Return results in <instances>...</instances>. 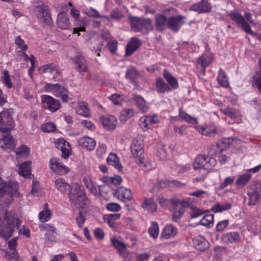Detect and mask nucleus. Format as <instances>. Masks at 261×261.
<instances>
[{"label": "nucleus", "mask_w": 261, "mask_h": 261, "mask_svg": "<svg viewBox=\"0 0 261 261\" xmlns=\"http://www.w3.org/2000/svg\"><path fill=\"white\" fill-rule=\"evenodd\" d=\"M40 187L39 186V182L36 180L32 181V190L29 193L30 195L34 197L38 196L40 194Z\"/></svg>", "instance_id": "obj_53"}, {"label": "nucleus", "mask_w": 261, "mask_h": 261, "mask_svg": "<svg viewBox=\"0 0 261 261\" xmlns=\"http://www.w3.org/2000/svg\"><path fill=\"white\" fill-rule=\"evenodd\" d=\"M134 115L135 111L134 109L130 108L124 109L120 114L119 120L122 122H125Z\"/></svg>", "instance_id": "obj_38"}, {"label": "nucleus", "mask_w": 261, "mask_h": 261, "mask_svg": "<svg viewBox=\"0 0 261 261\" xmlns=\"http://www.w3.org/2000/svg\"><path fill=\"white\" fill-rule=\"evenodd\" d=\"M252 86L256 87L261 92V73H256L252 78Z\"/></svg>", "instance_id": "obj_57"}, {"label": "nucleus", "mask_w": 261, "mask_h": 261, "mask_svg": "<svg viewBox=\"0 0 261 261\" xmlns=\"http://www.w3.org/2000/svg\"><path fill=\"white\" fill-rule=\"evenodd\" d=\"M82 13L91 18H97L101 17L99 13L92 7L83 9Z\"/></svg>", "instance_id": "obj_49"}, {"label": "nucleus", "mask_w": 261, "mask_h": 261, "mask_svg": "<svg viewBox=\"0 0 261 261\" xmlns=\"http://www.w3.org/2000/svg\"><path fill=\"white\" fill-rule=\"evenodd\" d=\"M86 219V213L83 212L82 211H80L75 218L76 223L79 227L82 228L83 227Z\"/></svg>", "instance_id": "obj_54"}, {"label": "nucleus", "mask_w": 261, "mask_h": 261, "mask_svg": "<svg viewBox=\"0 0 261 261\" xmlns=\"http://www.w3.org/2000/svg\"><path fill=\"white\" fill-rule=\"evenodd\" d=\"M56 69V66L54 64H47L38 68L39 71L41 73H53Z\"/></svg>", "instance_id": "obj_56"}, {"label": "nucleus", "mask_w": 261, "mask_h": 261, "mask_svg": "<svg viewBox=\"0 0 261 261\" xmlns=\"http://www.w3.org/2000/svg\"><path fill=\"white\" fill-rule=\"evenodd\" d=\"M141 206L142 208L151 213H154L157 211V204L154 202L153 198H144Z\"/></svg>", "instance_id": "obj_30"}, {"label": "nucleus", "mask_w": 261, "mask_h": 261, "mask_svg": "<svg viewBox=\"0 0 261 261\" xmlns=\"http://www.w3.org/2000/svg\"><path fill=\"white\" fill-rule=\"evenodd\" d=\"M189 195L192 196H195L200 199H206L210 196L208 192L203 190H197L190 193Z\"/></svg>", "instance_id": "obj_55"}, {"label": "nucleus", "mask_w": 261, "mask_h": 261, "mask_svg": "<svg viewBox=\"0 0 261 261\" xmlns=\"http://www.w3.org/2000/svg\"><path fill=\"white\" fill-rule=\"evenodd\" d=\"M229 221L228 220H224L219 222L216 227L217 231H223L228 225Z\"/></svg>", "instance_id": "obj_64"}, {"label": "nucleus", "mask_w": 261, "mask_h": 261, "mask_svg": "<svg viewBox=\"0 0 261 261\" xmlns=\"http://www.w3.org/2000/svg\"><path fill=\"white\" fill-rule=\"evenodd\" d=\"M100 121L102 125L108 130L114 129L117 124V119L111 115L101 117Z\"/></svg>", "instance_id": "obj_22"}, {"label": "nucleus", "mask_w": 261, "mask_h": 261, "mask_svg": "<svg viewBox=\"0 0 261 261\" xmlns=\"http://www.w3.org/2000/svg\"><path fill=\"white\" fill-rule=\"evenodd\" d=\"M177 233V229L172 225H167L162 230L161 238L168 240L174 237Z\"/></svg>", "instance_id": "obj_27"}, {"label": "nucleus", "mask_w": 261, "mask_h": 261, "mask_svg": "<svg viewBox=\"0 0 261 261\" xmlns=\"http://www.w3.org/2000/svg\"><path fill=\"white\" fill-rule=\"evenodd\" d=\"M193 245L198 250L204 251L209 246L208 242L201 236L198 235L193 239Z\"/></svg>", "instance_id": "obj_23"}, {"label": "nucleus", "mask_w": 261, "mask_h": 261, "mask_svg": "<svg viewBox=\"0 0 261 261\" xmlns=\"http://www.w3.org/2000/svg\"><path fill=\"white\" fill-rule=\"evenodd\" d=\"M148 232L150 237L153 239H156L159 234V228L158 223L153 222L148 230Z\"/></svg>", "instance_id": "obj_48"}, {"label": "nucleus", "mask_w": 261, "mask_h": 261, "mask_svg": "<svg viewBox=\"0 0 261 261\" xmlns=\"http://www.w3.org/2000/svg\"><path fill=\"white\" fill-rule=\"evenodd\" d=\"M185 17L180 15L170 17L167 19V26L172 31L177 32L185 23Z\"/></svg>", "instance_id": "obj_14"}, {"label": "nucleus", "mask_w": 261, "mask_h": 261, "mask_svg": "<svg viewBox=\"0 0 261 261\" xmlns=\"http://www.w3.org/2000/svg\"><path fill=\"white\" fill-rule=\"evenodd\" d=\"M180 183L176 180H160L156 185V187L159 188H165L170 186L171 185H174L176 186H179Z\"/></svg>", "instance_id": "obj_52"}, {"label": "nucleus", "mask_w": 261, "mask_h": 261, "mask_svg": "<svg viewBox=\"0 0 261 261\" xmlns=\"http://www.w3.org/2000/svg\"><path fill=\"white\" fill-rule=\"evenodd\" d=\"M212 61L213 55L211 54H204L199 58L198 63L201 65L204 71L205 68L208 66L212 62Z\"/></svg>", "instance_id": "obj_40"}, {"label": "nucleus", "mask_w": 261, "mask_h": 261, "mask_svg": "<svg viewBox=\"0 0 261 261\" xmlns=\"http://www.w3.org/2000/svg\"><path fill=\"white\" fill-rule=\"evenodd\" d=\"M16 45L22 51L26 50L28 46L25 44L24 41L20 36H17L15 40Z\"/></svg>", "instance_id": "obj_63"}, {"label": "nucleus", "mask_w": 261, "mask_h": 261, "mask_svg": "<svg viewBox=\"0 0 261 261\" xmlns=\"http://www.w3.org/2000/svg\"><path fill=\"white\" fill-rule=\"evenodd\" d=\"M167 25V19L163 15H160L155 17V27L157 30L163 31Z\"/></svg>", "instance_id": "obj_39"}, {"label": "nucleus", "mask_w": 261, "mask_h": 261, "mask_svg": "<svg viewBox=\"0 0 261 261\" xmlns=\"http://www.w3.org/2000/svg\"><path fill=\"white\" fill-rule=\"evenodd\" d=\"M249 198L248 204L250 205H255L259 198V195L257 192L253 191L248 193Z\"/></svg>", "instance_id": "obj_58"}, {"label": "nucleus", "mask_w": 261, "mask_h": 261, "mask_svg": "<svg viewBox=\"0 0 261 261\" xmlns=\"http://www.w3.org/2000/svg\"><path fill=\"white\" fill-rule=\"evenodd\" d=\"M55 145L57 148L62 151V156L65 159L69 157L70 154L71 147L69 143L63 139H57L55 141Z\"/></svg>", "instance_id": "obj_15"}, {"label": "nucleus", "mask_w": 261, "mask_h": 261, "mask_svg": "<svg viewBox=\"0 0 261 261\" xmlns=\"http://www.w3.org/2000/svg\"><path fill=\"white\" fill-rule=\"evenodd\" d=\"M44 89L46 92L60 98L63 102H68L70 99L68 95V90L59 84H46Z\"/></svg>", "instance_id": "obj_4"}, {"label": "nucleus", "mask_w": 261, "mask_h": 261, "mask_svg": "<svg viewBox=\"0 0 261 261\" xmlns=\"http://www.w3.org/2000/svg\"><path fill=\"white\" fill-rule=\"evenodd\" d=\"M190 10L199 13H208L212 10V6L206 0H202L198 3L194 4L190 7Z\"/></svg>", "instance_id": "obj_16"}, {"label": "nucleus", "mask_w": 261, "mask_h": 261, "mask_svg": "<svg viewBox=\"0 0 261 261\" xmlns=\"http://www.w3.org/2000/svg\"><path fill=\"white\" fill-rule=\"evenodd\" d=\"M36 16L39 21L46 25L51 24V18L49 14L48 7L46 6H39L35 9Z\"/></svg>", "instance_id": "obj_10"}, {"label": "nucleus", "mask_w": 261, "mask_h": 261, "mask_svg": "<svg viewBox=\"0 0 261 261\" xmlns=\"http://www.w3.org/2000/svg\"><path fill=\"white\" fill-rule=\"evenodd\" d=\"M179 116L182 120L187 122V123L195 124L197 123V120L196 118L192 117L186 112L180 109L179 112Z\"/></svg>", "instance_id": "obj_47"}, {"label": "nucleus", "mask_w": 261, "mask_h": 261, "mask_svg": "<svg viewBox=\"0 0 261 261\" xmlns=\"http://www.w3.org/2000/svg\"><path fill=\"white\" fill-rule=\"evenodd\" d=\"M121 208L120 204L116 202H110L106 205V208L111 212H118Z\"/></svg>", "instance_id": "obj_62"}, {"label": "nucleus", "mask_w": 261, "mask_h": 261, "mask_svg": "<svg viewBox=\"0 0 261 261\" xmlns=\"http://www.w3.org/2000/svg\"><path fill=\"white\" fill-rule=\"evenodd\" d=\"M17 237H15L8 242V245L9 249L12 251H7L5 253L4 257L8 259H11L12 261H19L20 257L17 251L16 250V246L17 244Z\"/></svg>", "instance_id": "obj_12"}, {"label": "nucleus", "mask_w": 261, "mask_h": 261, "mask_svg": "<svg viewBox=\"0 0 261 261\" xmlns=\"http://www.w3.org/2000/svg\"><path fill=\"white\" fill-rule=\"evenodd\" d=\"M158 202L160 205L166 208H171L173 205H177L176 199H167L163 196H159L158 198Z\"/></svg>", "instance_id": "obj_34"}, {"label": "nucleus", "mask_w": 261, "mask_h": 261, "mask_svg": "<svg viewBox=\"0 0 261 261\" xmlns=\"http://www.w3.org/2000/svg\"><path fill=\"white\" fill-rule=\"evenodd\" d=\"M15 146L16 141L9 134L0 139V147L3 150H13Z\"/></svg>", "instance_id": "obj_17"}, {"label": "nucleus", "mask_w": 261, "mask_h": 261, "mask_svg": "<svg viewBox=\"0 0 261 261\" xmlns=\"http://www.w3.org/2000/svg\"><path fill=\"white\" fill-rule=\"evenodd\" d=\"M109 165L114 167L118 171L122 170V166L120 163V160L118 155L114 153H110L107 159Z\"/></svg>", "instance_id": "obj_29"}, {"label": "nucleus", "mask_w": 261, "mask_h": 261, "mask_svg": "<svg viewBox=\"0 0 261 261\" xmlns=\"http://www.w3.org/2000/svg\"><path fill=\"white\" fill-rule=\"evenodd\" d=\"M83 181L86 187L91 193L96 196L100 195V189L101 186H99L98 188H96L95 183L93 181L90 175L85 176Z\"/></svg>", "instance_id": "obj_18"}, {"label": "nucleus", "mask_w": 261, "mask_h": 261, "mask_svg": "<svg viewBox=\"0 0 261 261\" xmlns=\"http://www.w3.org/2000/svg\"><path fill=\"white\" fill-rule=\"evenodd\" d=\"M21 222L17 214L13 211L4 210L0 212V237L5 239L10 238L15 229Z\"/></svg>", "instance_id": "obj_2"}, {"label": "nucleus", "mask_w": 261, "mask_h": 261, "mask_svg": "<svg viewBox=\"0 0 261 261\" xmlns=\"http://www.w3.org/2000/svg\"><path fill=\"white\" fill-rule=\"evenodd\" d=\"M222 241L226 243H233L237 242L240 240L239 233L236 232H231L223 234L221 237Z\"/></svg>", "instance_id": "obj_32"}, {"label": "nucleus", "mask_w": 261, "mask_h": 261, "mask_svg": "<svg viewBox=\"0 0 261 261\" xmlns=\"http://www.w3.org/2000/svg\"><path fill=\"white\" fill-rule=\"evenodd\" d=\"M217 163V160L213 157L198 155L195 159L194 168L195 169L211 170L216 166Z\"/></svg>", "instance_id": "obj_5"}, {"label": "nucleus", "mask_w": 261, "mask_h": 261, "mask_svg": "<svg viewBox=\"0 0 261 261\" xmlns=\"http://www.w3.org/2000/svg\"><path fill=\"white\" fill-rule=\"evenodd\" d=\"M156 86L158 91L160 93H165L171 90L170 87L161 78L157 79Z\"/></svg>", "instance_id": "obj_44"}, {"label": "nucleus", "mask_w": 261, "mask_h": 261, "mask_svg": "<svg viewBox=\"0 0 261 261\" xmlns=\"http://www.w3.org/2000/svg\"><path fill=\"white\" fill-rule=\"evenodd\" d=\"M131 151L135 158L141 157L143 154V143L141 136H138L133 140Z\"/></svg>", "instance_id": "obj_13"}, {"label": "nucleus", "mask_w": 261, "mask_h": 261, "mask_svg": "<svg viewBox=\"0 0 261 261\" xmlns=\"http://www.w3.org/2000/svg\"><path fill=\"white\" fill-rule=\"evenodd\" d=\"M197 129L202 135L206 136H214L217 133V127L213 124L198 127Z\"/></svg>", "instance_id": "obj_36"}, {"label": "nucleus", "mask_w": 261, "mask_h": 261, "mask_svg": "<svg viewBox=\"0 0 261 261\" xmlns=\"http://www.w3.org/2000/svg\"><path fill=\"white\" fill-rule=\"evenodd\" d=\"M251 175L248 173H244L238 176L236 184L239 188L244 187L250 180Z\"/></svg>", "instance_id": "obj_37"}, {"label": "nucleus", "mask_w": 261, "mask_h": 261, "mask_svg": "<svg viewBox=\"0 0 261 261\" xmlns=\"http://www.w3.org/2000/svg\"><path fill=\"white\" fill-rule=\"evenodd\" d=\"M14 126L13 119L7 110L0 112V133H6Z\"/></svg>", "instance_id": "obj_7"}, {"label": "nucleus", "mask_w": 261, "mask_h": 261, "mask_svg": "<svg viewBox=\"0 0 261 261\" xmlns=\"http://www.w3.org/2000/svg\"><path fill=\"white\" fill-rule=\"evenodd\" d=\"M73 64L79 72H85L88 71L87 64L86 60L82 57L76 56L72 59Z\"/></svg>", "instance_id": "obj_25"}, {"label": "nucleus", "mask_w": 261, "mask_h": 261, "mask_svg": "<svg viewBox=\"0 0 261 261\" xmlns=\"http://www.w3.org/2000/svg\"><path fill=\"white\" fill-rule=\"evenodd\" d=\"M18 184L15 181L4 182L0 176V197L7 196L12 200V197H21L22 195L18 191Z\"/></svg>", "instance_id": "obj_3"}, {"label": "nucleus", "mask_w": 261, "mask_h": 261, "mask_svg": "<svg viewBox=\"0 0 261 261\" xmlns=\"http://www.w3.org/2000/svg\"><path fill=\"white\" fill-rule=\"evenodd\" d=\"M30 152V148L24 145H22L15 150L16 155L18 158L27 157L29 155Z\"/></svg>", "instance_id": "obj_46"}, {"label": "nucleus", "mask_w": 261, "mask_h": 261, "mask_svg": "<svg viewBox=\"0 0 261 261\" xmlns=\"http://www.w3.org/2000/svg\"><path fill=\"white\" fill-rule=\"evenodd\" d=\"M2 80L3 83L9 89L13 87V84L11 81L10 75L7 70L4 71L2 75Z\"/></svg>", "instance_id": "obj_51"}, {"label": "nucleus", "mask_w": 261, "mask_h": 261, "mask_svg": "<svg viewBox=\"0 0 261 261\" xmlns=\"http://www.w3.org/2000/svg\"><path fill=\"white\" fill-rule=\"evenodd\" d=\"M110 241L111 245L118 250L121 255L123 256L127 255L126 246L123 242L113 237H111Z\"/></svg>", "instance_id": "obj_26"}, {"label": "nucleus", "mask_w": 261, "mask_h": 261, "mask_svg": "<svg viewBox=\"0 0 261 261\" xmlns=\"http://www.w3.org/2000/svg\"><path fill=\"white\" fill-rule=\"evenodd\" d=\"M217 80L218 83L222 86L224 87H227L229 86V82L228 80V78L226 76L225 72L222 70L221 69H220L218 73V75L217 76Z\"/></svg>", "instance_id": "obj_45"}, {"label": "nucleus", "mask_w": 261, "mask_h": 261, "mask_svg": "<svg viewBox=\"0 0 261 261\" xmlns=\"http://www.w3.org/2000/svg\"><path fill=\"white\" fill-rule=\"evenodd\" d=\"M229 17L239 25L241 26L244 31L248 34L252 36H257L256 33L253 32L247 21H246L243 16L237 10H233L229 13Z\"/></svg>", "instance_id": "obj_6"}, {"label": "nucleus", "mask_w": 261, "mask_h": 261, "mask_svg": "<svg viewBox=\"0 0 261 261\" xmlns=\"http://www.w3.org/2000/svg\"><path fill=\"white\" fill-rule=\"evenodd\" d=\"M31 164L32 162L28 161L18 165V172L19 174L25 178H31L32 176L31 173Z\"/></svg>", "instance_id": "obj_21"}, {"label": "nucleus", "mask_w": 261, "mask_h": 261, "mask_svg": "<svg viewBox=\"0 0 261 261\" xmlns=\"http://www.w3.org/2000/svg\"><path fill=\"white\" fill-rule=\"evenodd\" d=\"M41 100L43 108L51 112L57 111L61 107L60 101L49 95H42Z\"/></svg>", "instance_id": "obj_8"}, {"label": "nucleus", "mask_w": 261, "mask_h": 261, "mask_svg": "<svg viewBox=\"0 0 261 261\" xmlns=\"http://www.w3.org/2000/svg\"><path fill=\"white\" fill-rule=\"evenodd\" d=\"M231 207V204L229 203H218L214 205L211 210L214 213H219L229 210Z\"/></svg>", "instance_id": "obj_43"}, {"label": "nucleus", "mask_w": 261, "mask_h": 261, "mask_svg": "<svg viewBox=\"0 0 261 261\" xmlns=\"http://www.w3.org/2000/svg\"><path fill=\"white\" fill-rule=\"evenodd\" d=\"M116 195L118 199L123 201H129L133 198L130 189L123 186L120 187L117 189Z\"/></svg>", "instance_id": "obj_20"}, {"label": "nucleus", "mask_w": 261, "mask_h": 261, "mask_svg": "<svg viewBox=\"0 0 261 261\" xmlns=\"http://www.w3.org/2000/svg\"><path fill=\"white\" fill-rule=\"evenodd\" d=\"M130 25L132 30L135 32H140L142 30V20L138 17H131Z\"/></svg>", "instance_id": "obj_41"}, {"label": "nucleus", "mask_w": 261, "mask_h": 261, "mask_svg": "<svg viewBox=\"0 0 261 261\" xmlns=\"http://www.w3.org/2000/svg\"><path fill=\"white\" fill-rule=\"evenodd\" d=\"M50 169L59 175H63L69 172V169L65 165L60 159L51 157L49 162Z\"/></svg>", "instance_id": "obj_9"}, {"label": "nucleus", "mask_w": 261, "mask_h": 261, "mask_svg": "<svg viewBox=\"0 0 261 261\" xmlns=\"http://www.w3.org/2000/svg\"><path fill=\"white\" fill-rule=\"evenodd\" d=\"M178 203V201L177 200V205H173L171 207V208L173 209L172 220L174 222H177L182 217L185 210V208L179 204Z\"/></svg>", "instance_id": "obj_35"}, {"label": "nucleus", "mask_w": 261, "mask_h": 261, "mask_svg": "<svg viewBox=\"0 0 261 261\" xmlns=\"http://www.w3.org/2000/svg\"><path fill=\"white\" fill-rule=\"evenodd\" d=\"M48 206L47 203L44 204L43 210L39 213L38 219L41 222H47L51 218V212Z\"/></svg>", "instance_id": "obj_33"}, {"label": "nucleus", "mask_w": 261, "mask_h": 261, "mask_svg": "<svg viewBox=\"0 0 261 261\" xmlns=\"http://www.w3.org/2000/svg\"><path fill=\"white\" fill-rule=\"evenodd\" d=\"M55 188L61 193H69V198L71 204L77 208H85L89 204L84 189L79 184L73 183L72 186L63 178H58L54 181Z\"/></svg>", "instance_id": "obj_1"}, {"label": "nucleus", "mask_w": 261, "mask_h": 261, "mask_svg": "<svg viewBox=\"0 0 261 261\" xmlns=\"http://www.w3.org/2000/svg\"><path fill=\"white\" fill-rule=\"evenodd\" d=\"M214 216L212 214L206 215L203 217L200 224L204 226L211 227L214 224Z\"/></svg>", "instance_id": "obj_50"}, {"label": "nucleus", "mask_w": 261, "mask_h": 261, "mask_svg": "<svg viewBox=\"0 0 261 261\" xmlns=\"http://www.w3.org/2000/svg\"><path fill=\"white\" fill-rule=\"evenodd\" d=\"M164 76L173 89H175L178 87L176 79L166 70L164 72Z\"/></svg>", "instance_id": "obj_42"}, {"label": "nucleus", "mask_w": 261, "mask_h": 261, "mask_svg": "<svg viewBox=\"0 0 261 261\" xmlns=\"http://www.w3.org/2000/svg\"><path fill=\"white\" fill-rule=\"evenodd\" d=\"M89 23L88 21L87 20L86 18H83L81 19V24L82 26H81L79 28H76L73 29V34L77 33L78 36L80 35V32H84L85 31V26L88 25Z\"/></svg>", "instance_id": "obj_61"}, {"label": "nucleus", "mask_w": 261, "mask_h": 261, "mask_svg": "<svg viewBox=\"0 0 261 261\" xmlns=\"http://www.w3.org/2000/svg\"><path fill=\"white\" fill-rule=\"evenodd\" d=\"M141 45L140 40L135 38H132L127 44L126 48V56L131 55Z\"/></svg>", "instance_id": "obj_31"}, {"label": "nucleus", "mask_w": 261, "mask_h": 261, "mask_svg": "<svg viewBox=\"0 0 261 261\" xmlns=\"http://www.w3.org/2000/svg\"><path fill=\"white\" fill-rule=\"evenodd\" d=\"M76 112L79 115L89 117L90 115V111L88 105L84 101H79L76 107Z\"/></svg>", "instance_id": "obj_28"}, {"label": "nucleus", "mask_w": 261, "mask_h": 261, "mask_svg": "<svg viewBox=\"0 0 261 261\" xmlns=\"http://www.w3.org/2000/svg\"><path fill=\"white\" fill-rule=\"evenodd\" d=\"M79 146L87 149L89 151H92L95 148L96 143L92 138L89 137H84L81 138L78 141Z\"/></svg>", "instance_id": "obj_24"}, {"label": "nucleus", "mask_w": 261, "mask_h": 261, "mask_svg": "<svg viewBox=\"0 0 261 261\" xmlns=\"http://www.w3.org/2000/svg\"><path fill=\"white\" fill-rule=\"evenodd\" d=\"M57 24L62 30H67L70 28L71 23L66 13L61 12L58 14Z\"/></svg>", "instance_id": "obj_19"}, {"label": "nucleus", "mask_w": 261, "mask_h": 261, "mask_svg": "<svg viewBox=\"0 0 261 261\" xmlns=\"http://www.w3.org/2000/svg\"><path fill=\"white\" fill-rule=\"evenodd\" d=\"M56 125L53 122H48L43 124L41 125V129L44 132L50 133L56 129Z\"/></svg>", "instance_id": "obj_59"}, {"label": "nucleus", "mask_w": 261, "mask_h": 261, "mask_svg": "<svg viewBox=\"0 0 261 261\" xmlns=\"http://www.w3.org/2000/svg\"><path fill=\"white\" fill-rule=\"evenodd\" d=\"M159 122L160 118L157 114L146 115L139 119V125L144 131L150 129L152 124Z\"/></svg>", "instance_id": "obj_11"}, {"label": "nucleus", "mask_w": 261, "mask_h": 261, "mask_svg": "<svg viewBox=\"0 0 261 261\" xmlns=\"http://www.w3.org/2000/svg\"><path fill=\"white\" fill-rule=\"evenodd\" d=\"M222 112L224 114L229 116L230 118H235L239 115V113L238 110L232 109L229 107H227L224 110H222Z\"/></svg>", "instance_id": "obj_60"}]
</instances>
